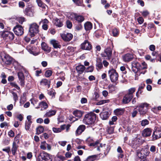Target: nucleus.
<instances>
[{
	"mask_svg": "<svg viewBox=\"0 0 161 161\" xmlns=\"http://www.w3.org/2000/svg\"><path fill=\"white\" fill-rule=\"evenodd\" d=\"M89 145L90 146H93L95 147H97V150L98 151H104V154L107 153L110 149L109 146L106 145V144H100L98 140L97 141L95 142L91 143Z\"/></svg>",
	"mask_w": 161,
	"mask_h": 161,
	"instance_id": "f257e3e1",
	"label": "nucleus"
},
{
	"mask_svg": "<svg viewBox=\"0 0 161 161\" xmlns=\"http://www.w3.org/2000/svg\"><path fill=\"white\" fill-rule=\"evenodd\" d=\"M96 118V115L92 112L86 114L83 121L86 124L90 125L94 123Z\"/></svg>",
	"mask_w": 161,
	"mask_h": 161,
	"instance_id": "f03ea898",
	"label": "nucleus"
},
{
	"mask_svg": "<svg viewBox=\"0 0 161 161\" xmlns=\"http://www.w3.org/2000/svg\"><path fill=\"white\" fill-rule=\"evenodd\" d=\"M136 89L131 88L128 90V92L124 96L122 103L124 104H127L131 100L133 97V93L135 92Z\"/></svg>",
	"mask_w": 161,
	"mask_h": 161,
	"instance_id": "7ed1b4c3",
	"label": "nucleus"
},
{
	"mask_svg": "<svg viewBox=\"0 0 161 161\" xmlns=\"http://www.w3.org/2000/svg\"><path fill=\"white\" fill-rule=\"evenodd\" d=\"M149 104L146 103H142L138 105L136 108H138L139 114L141 116L145 115L147 112Z\"/></svg>",
	"mask_w": 161,
	"mask_h": 161,
	"instance_id": "20e7f679",
	"label": "nucleus"
},
{
	"mask_svg": "<svg viewBox=\"0 0 161 161\" xmlns=\"http://www.w3.org/2000/svg\"><path fill=\"white\" fill-rule=\"evenodd\" d=\"M37 159L38 161H52V156L48 153L42 151L40 153Z\"/></svg>",
	"mask_w": 161,
	"mask_h": 161,
	"instance_id": "39448f33",
	"label": "nucleus"
},
{
	"mask_svg": "<svg viewBox=\"0 0 161 161\" xmlns=\"http://www.w3.org/2000/svg\"><path fill=\"white\" fill-rule=\"evenodd\" d=\"M108 73L111 81L113 83H116L119 77V75L116 70L112 68L108 71Z\"/></svg>",
	"mask_w": 161,
	"mask_h": 161,
	"instance_id": "423d86ee",
	"label": "nucleus"
},
{
	"mask_svg": "<svg viewBox=\"0 0 161 161\" xmlns=\"http://www.w3.org/2000/svg\"><path fill=\"white\" fill-rule=\"evenodd\" d=\"M0 56L3 63L7 65H9L12 63V58L4 52H1Z\"/></svg>",
	"mask_w": 161,
	"mask_h": 161,
	"instance_id": "0eeeda50",
	"label": "nucleus"
},
{
	"mask_svg": "<svg viewBox=\"0 0 161 161\" xmlns=\"http://www.w3.org/2000/svg\"><path fill=\"white\" fill-rule=\"evenodd\" d=\"M112 51L110 47H108L104 50V52L102 53V57L104 59L109 60L111 57Z\"/></svg>",
	"mask_w": 161,
	"mask_h": 161,
	"instance_id": "6e6552de",
	"label": "nucleus"
},
{
	"mask_svg": "<svg viewBox=\"0 0 161 161\" xmlns=\"http://www.w3.org/2000/svg\"><path fill=\"white\" fill-rule=\"evenodd\" d=\"M39 26L36 23H33L29 25V31L31 36H34L39 31Z\"/></svg>",
	"mask_w": 161,
	"mask_h": 161,
	"instance_id": "1a4fd4ad",
	"label": "nucleus"
},
{
	"mask_svg": "<svg viewBox=\"0 0 161 161\" xmlns=\"http://www.w3.org/2000/svg\"><path fill=\"white\" fill-rule=\"evenodd\" d=\"M131 65L132 70L135 73L141 69L146 68L145 67H142L140 63L136 61H134L132 63Z\"/></svg>",
	"mask_w": 161,
	"mask_h": 161,
	"instance_id": "9d476101",
	"label": "nucleus"
},
{
	"mask_svg": "<svg viewBox=\"0 0 161 161\" xmlns=\"http://www.w3.org/2000/svg\"><path fill=\"white\" fill-rule=\"evenodd\" d=\"M2 36L4 39L9 40H13L14 37V34L9 31H3L2 34Z\"/></svg>",
	"mask_w": 161,
	"mask_h": 161,
	"instance_id": "9b49d317",
	"label": "nucleus"
},
{
	"mask_svg": "<svg viewBox=\"0 0 161 161\" xmlns=\"http://www.w3.org/2000/svg\"><path fill=\"white\" fill-rule=\"evenodd\" d=\"M13 31L16 35L17 36H22L24 34V29L21 25H16L14 28Z\"/></svg>",
	"mask_w": 161,
	"mask_h": 161,
	"instance_id": "f8f14e48",
	"label": "nucleus"
},
{
	"mask_svg": "<svg viewBox=\"0 0 161 161\" xmlns=\"http://www.w3.org/2000/svg\"><path fill=\"white\" fill-rule=\"evenodd\" d=\"M81 48L83 50H90L92 48V46L87 40H85L81 44Z\"/></svg>",
	"mask_w": 161,
	"mask_h": 161,
	"instance_id": "ddd939ff",
	"label": "nucleus"
},
{
	"mask_svg": "<svg viewBox=\"0 0 161 161\" xmlns=\"http://www.w3.org/2000/svg\"><path fill=\"white\" fill-rule=\"evenodd\" d=\"M140 139L135 138L130 142V144L133 148L136 149L140 145Z\"/></svg>",
	"mask_w": 161,
	"mask_h": 161,
	"instance_id": "4468645a",
	"label": "nucleus"
},
{
	"mask_svg": "<svg viewBox=\"0 0 161 161\" xmlns=\"http://www.w3.org/2000/svg\"><path fill=\"white\" fill-rule=\"evenodd\" d=\"M133 58V55L131 53H128L122 56L123 60L125 62L131 61Z\"/></svg>",
	"mask_w": 161,
	"mask_h": 161,
	"instance_id": "2eb2a0df",
	"label": "nucleus"
},
{
	"mask_svg": "<svg viewBox=\"0 0 161 161\" xmlns=\"http://www.w3.org/2000/svg\"><path fill=\"white\" fill-rule=\"evenodd\" d=\"M61 36L64 40L65 41H69L72 38L73 36L70 33L63 34L61 35Z\"/></svg>",
	"mask_w": 161,
	"mask_h": 161,
	"instance_id": "dca6fc26",
	"label": "nucleus"
},
{
	"mask_svg": "<svg viewBox=\"0 0 161 161\" xmlns=\"http://www.w3.org/2000/svg\"><path fill=\"white\" fill-rule=\"evenodd\" d=\"M160 137H161V130H156L153 133L152 140L154 141Z\"/></svg>",
	"mask_w": 161,
	"mask_h": 161,
	"instance_id": "f3484780",
	"label": "nucleus"
},
{
	"mask_svg": "<svg viewBox=\"0 0 161 161\" xmlns=\"http://www.w3.org/2000/svg\"><path fill=\"white\" fill-rule=\"evenodd\" d=\"M18 76L21 86H24L25 85V77L22 72H19L18 73Z\"/></svg>",
	"mask_w": 161,
	"mask_h": 161,
	"instance_id": "a211bd4d",
	"label": "nucleus"
},
{
	"mask_svg": "<svg viewBox=\"0 0 161 161\" xmlns=\"http://www.w3.org/2000/svg\"><path fill=\"white\" fill-rule=\"evenodd\" d=\"M152 132V130L150 128H147L144 129L142 132V136L144 137H147L150 136Z\"/></svg>",
	"mask_w": 161,
	"mask_h": 161,
	"instance_id": "6ab92c4d",
	"label": "nucleus"
},
{
	"mask_svg": "<svg viewBox=\"0 0 161 161\" xmlns=\"http://www.w3.org/2000/svg\"><path fill=\"white\" fill-rule=\"evenodd\" d=\"M109 115L110 114L109 112L104 110L100 114V117L103 120L107 119L108 118Z\"/></svg>",
	"mask_w": 161,
	"mask_h": 161,
	"instance_id": "aec40b11",
	"label": "nucleus"
},
{
	"mask_svg": "<svg viewBox=\"0 0 161 161\" xmlns=\"http://www.w3.org/2000/svg\"><path fill=\"white\" fill-rule=\"evenodd\" d=\"M138 130V128L135 125L130 124L129 125L127 129V131L129 133L131 131L132 132H135Z\"/></svg>",
	"mask_w": 161,
	"mask_h": 161,
	"instance_id": "412c9836",
	"label": "nucleus"
},
{
	"mask_svg": "<svg viewBox=\"0 0 161 161\" xmlns=\"http://www.w3.org/2000/svg\"><path fill=\"white\" fill-rule=\"evenodd\" d=\"M56 110H50L47 111L44 115V117H50L54 115L56 113Z\"/></svg>",
	"mask_w": 161,
	"mask_h": 161,
	"instance_id": "4be33fe9",
	"label": "nucleus"
},
{
	"mask_svg": "<svg viewBox=\"0 0 161 161\" xmlns=\"http://www.w3.org/2000/svg\"><path fill=\"white\" fill-rule=\"evenodd\" d=\"M86 129V126L84 125H80L76 130L75 134L76 135L81 134Z\"/></svg>",
	"mask_w": 161,
	"mask_h": 161,
	"instance_id": "5701e85b",
	"label": "nucleus"
},
{
	"mask_svg": "<svg viewBox=\"0 0 161 161\" xmlns=\"http://www.w3.org/2000/svg\"><path fill=\"white\" fill-rule=\"evenodd\" d=\"M42 49L47 53H49L51 51V48L46 43L43 42L41 44Z\"/></svg>",
	"mask_w": 161,
	"mask_h": 161,
	"instance_id": "b1692460",
	"label": "nucleus"
},
{
	"mask_svg": "<svg viewBox=\"0 0 161 161\" xmlns=\"http://www.w3.org/2000/svg\"><path fill=\"white\" fill-rule=\"evenodd\" d=\"M18 148V146L17 143L15 142H13L12 144V147L11 148V151L13 155H15Z\"/></svg>",
	"mask_w": 161,
	"mask_h": 161,
	"instance_id": "393cba45",
	"label": "nucleus"
},
{
	"mask_svg": "<svg viewBox=\"0 0 161 161\" xmlns=\"http://www.w3.org/2000/svg\"><path fill=\"white\" fill-rule=\"evenodd\" d=\"M50 43L53 45V47L55 48H60L61 47V46L59 42L54 39L51 40Z\"/></svg>",
	"mask_w": 161,
	"mask_h": 161,
	"instance_id": "a878e982",
	"label": "nucleus"
},
{
	"mask_svg": "<svg viewBox=\"0 0 161 161\" xmlns=\"http://www.w3.org/2000/svg\"><path fill=\"white\" fill-rule=\"evenodd\" d=\"M65 125H61L60 128L53 127L52 130L55 133H59L65 129Z\"/></svg>",
	"mask_w": 161,
	"mask_h": 161,
	"instance_id": "bb28decb",
	"label": "nucleus"
},
{
	"mask_svg": "<svg viewBox=\"0 0 161 161\" xmlns=\"http://www.w3.org/2000/svg\"><path fill=\"white\" fill-rule=\"evenodd\" d=\"M40 84L42 85L46 86L49 88L50 84V80L43 79L41 81Z\"/></svg>",
	"mask_w": 161,
	"mask_h": 161,
	"instance_id": "cd10ccee",
	"label": "nucleus"
},
{
	"mask_svg": "<svg viewBox=\"0 0 161 161\" xmlns=\"http://www.w3.org/2000/svg\"><path fill=\"white\" fill-rule=\"evenodd\" d=\"M76 71L79 74H81L84 71L85 69V67L83 65H79L76 68Z\"/></svg>",
	"mask_w": 161,
	"mask_h": 161,
	"instance_id": "c85d7f7f",
	"label": "nucleus"
},
{
	"mask_svg": "<svg viewBox=\"0 0 161 161\" xmlns=\"http://www.w3.org/2000/svg\"><path fill=\"white\" fill-rule=\"evenodd\" d=\"M24 13L26 15L30 16H32L33 15V12L31 9L28 7L25 9L24 11Z\"/></svg>",
	"mask_w": 161,
	"mask_h": 161,
	"instance_id": "c756f323",
	"label": "nucleus"
},
{
	"mask_svg": "<svg viewBox=\"0 0 161 161\" xmlns=\"http://www.w3.org/2000/svg\"><path fill=\"white\" fill-rule=\"evenodd\" d=\"M84 28L86 31L91 30L92 27V25L90 22H87L84 24Z\"/></svg>",
	"mask_w": 161,
	"mask_h": 161,
	"instance_id": "7c9ffc66",
	"label": "nucleus"
},
{
	"mask_svg": "<svg viewBox=\"0 0 161 161\" xmlns=\"http://www.w3.org/2000/svg\"><path fill=\"white\" fill-rule=\"evenodd\" d=\"M39 106L42 108L41 110H45L48 107V105L47 103L44 101L40 103Z\"/></svg>",
	"mask_w": 161,
	"mask_h": 161,
	"instance_id": "2f4dec72",
	"label": "nucleus"
},
{
	"mask_svg": "<svg viewBox=\"0 0 161 161\" xmlns=\"http://www.w3.org/2000/svg\"><path fill=\"white\" fill-rule=\"evenodd\" d=\"M55 25L58 27H61L63 25L62 22L59 19L56 18L54 19Z\"/></svg>",
	"mask_w": 161,
	"mask_h": 161,
	"instance_id": "473e14b6",
	"label": "nucleus"
},
{
	"mask_svg": "<svg viewBox=\"0 0 161 161\" xmlns=\"http://www.w3.org/2000/svg\"><path fill=\"white\" fill-rule=\"evenodd\" d=\"M96 66L97 67V70L101 69L103 68V63H102L100 60L97 59L96 64Z\"/></svg>",
	"mask_w": 161,
	"mask_h": 161,
	"instance_id": "72a5a7b5",
	"label": "nucleus"
},
{
	"mask_svg": "<svg viewBox=\"0 0 161 161\" xmlns=\"http://www.w3.org/2000/svg\"><path fill=\"white\" fill-rule=\"evenodd\" d=\"M98 156L94 155L88 156L86 159V161H94L97 159Z\"/></svg>",
	"mask_w": 161,
	"mask_h": 161,
	"instance_id": "f704fd0d",
	"label": "nucleus"
},
{
	"mask_svg": "<svg viewBox=\"0 0 161 161\" xmlns=\"http://www.w3.org/2000/svg\"><path fill=\"white\" fill-rule=\"evenodd\" d=\"M73 114L75 116L79 118L83 114V113L82 111L76 110L73 112Z\"/></svg>",
	"mask_w": 161,
	"mask_h": 161,
	"instance_id": "c9c22d12",
	"label": "nucleus"
},
{
	"mask_svg": "<svg viewBox=\"0 0 161 161\" xmlns=\"http://www.w3.org/2000/svg\"><path fill=\"white\" fill-rule=\"evenodd\" d=\"M36 2L38 6L42 8L43 9L45 8L47 5L44 4L41 0H36Z\"/></svg>",
	"mask_w": 161,
	"mask_h": 161,
	"instance_id": "e433bc0d",
	"label": "nucleus"
},
{
	"mask_svg": "<svg viewBox=\"0 0 161 161\" xmlns=\"http://www.w3.org/2000/svg\"><path fill=\"white\" fill-rule=\"evenodd\" d=\"M114 112L116 115H121L124 113V111L122 109L118 108L114 111Z\"/></svg>",
	"mask_w": 161,
	"mask_h": 161,
	"instance_id": "4c0bfd02",
	"label": "nucleus"
},
{
	"mask_svg": "<svg viewBox=\"0 0 161 161\" xmlns=\"http://www.w3.org/2000/svg\"><path fill=\"white\" fill-rule=\"evenodd\" d=\"M27 50L31 54H32L35 56H37L38 55L39 53L34 52L33 50L32 47H27Z\"/></svg>",
	"mask_w": 161,
	"mask_h": 161,
	"instance_id": "58836bf2",
	"label": "nucleus"
},
{
	"mask_svg": "<svg viewBox=\"0 0 161 161\" xmlns=\"http://www.w3.org/2000/svg\"><path fill=\"white\" fill-rule=\"evenodd\" d=\"M119 34V31L117 29L114 28L112 30V34L113 36L117 37L118 36Z\"/></svg>",
	"mask_w": 161,
	"mask_h": 161,
	"instance_id": "ea45409f",
	"label": "nucleus"
},
{
	"mask_svg": "<svg viewBox=\"0 0 161 161\" xmlns=\"http://www.w3.org/2000/svg\"><path fill=\"white\" fill-rule=\"evenodd\" d=\"M109 101L110 100L109 99L101 100L96 103V105H101L106 103H108Z\"/></svg>",
	"mask_w": 161,
	"mask_h": 161,
	"instance_id": "a19ab883",
	"label": "nucleus"
},
{
	"mask_svg": "<svg viewBox=\"0 0 161 161\" xmlns=\"http://www.w3.org/2000/svg\"><path fill=\"white\" fill-rule=\"evenodd\" d=\"M44 128L42 126H39L36 129V134L39 135L44 131Z\"/></svg>",
	"mask_w": 161,
	"mask_h": 161,
	"instance_id": "79ce46f5",
	"label": "nucleus"
},
{
	"mask_svg": "<svg viewBox=\"0 0 161 161\" xmlns=\"http://www.w3.org/2000/svg\"><path fill=\"white\" fill-rule=\"evenodd\" d=\"M75 20L78 22L80 23L83 21L84 20V17L82 15H77Z\"/></svg>",
	"mask_w": 161,
	"mask_h": 161,
	"instance_id": "37998d69",
	"label": "nucleus"
},
{
	"mask_svg": "<svg viewBox=\"0 0 161 161\" xmlns=\"http://www.w3.org/2000/svg\"><path fill=\"white\" fill-rule=\"evenodd\" d=\"M142 153H143V155L145 156V157L146 156H147L149 154V152L147 148L142 149L141 150Z\"/></svg>",
	"mask_w": 161,
	"mask_h": 161,
	"instance_id": "c03bdc74",
	"label": "nucleus"
},
{
	"mask_svg": "<svg viewBox=\"0 0 161 161\" xmlns=\"http://www.w3.org/2000/svg\"><path fill=\"white\" fill-rule=\"evenodd\" d=\"M47 143L45 141L42 142L40 146L41 149L43 150H45L46 149Z\"/></svg>",
	"mask_w": 161,
	"mask_h": 161,
	"instance_id": "a18cd8bd",
	"label": "nucleus"
},
{
	"mask_svg": "<svg viewBox=\"0 0 161 161\" xmlns=\"http://www.w3.org/2000/svg\"><path fill=\"white\" fill-rule=\"evenodd\" d=\"M141 125L142 126H145L148 125L149 123V122L147 119L142 120L141 122Z\"/></svg>",
	"mask_w": 161,
	"mask_h": 161,
	"instance_id": "49530a36",
	"label": "nucleus"
},
{
	"mask_svg": "<svg viewBox=\"0 0 161 161\" xmlns=\"http://www.w3.org/2000/svg\"><path fill=\"white\" fill-rule=\"evenodd\" d=\"M12 94L13 95V98L14 101V104H15L16 102L18 100V96L17 93L14 92H12Z\"/></svg>",
	"mask_w": 161,
	"mask_h": 161,
	"instance_id": "de8ad7c7",
	"label": "nucleus"
},
{
	"mask_svg": "<svg viewBox=\"0 0 161 161\" xmlns=\"http://www.w3.org/2000/svg\"><path fill=\"white\" fill-rule=\"evenodd\" d=\"M103 31L101 30L97 31L95 32V36L97 38L99 37L103 33Z\"/></svg>",
	"mask_w": 161,
	"mask_h": 161,
	"instance_id": "09e8293b",
	"label": "nucleus"
},
{
	"mask_svg": "<svg viewBox=\"0 0 161 161\" xmlns=\"http://www.w3.org/2000/svg\"><path fill=\"white\" fill-rule=\"evenodd\" d=\"M109 92H112L115 90V86L112 84H110L108 86Z\"/></svg>",
	"mask_w": 161,
	"mask_h": 161,
	"instance_id": "8fccbe9b",
	"label": "nucleus"
},
{
	"mask_svg": "<svg viewBox=\"0 0 161 161\" xmlns=\"http://www.w3.org/2000/svg\"><path fill=\"white\" fill-rule=\"evenodd\" d=\"M64 157L62 156H58L55 157L54 161H63Z\"/></svg>",
	"mask_w": 161,
	"mask_h": 161,
	"instance_id": "3c124183",
	"label": "nucleus"
},
{
	"mask_svg": "<svg viewBox=\"0 0 161 161\" xmlns=\"http://www.w3.org/2000/svg\"><path fill=\"white\" fill-rule=\"evenodd\" d=\"M52 73L53 72L52 70H48L46 71L45 75L46 77H49L52 75Z\"/></svg>",
	"mask_w": 161,
	"mask_h": 161,
	"instance_id": "603ef678",
	"label": "nucleus"
},
{
	"mask_svg": "<svg viewBox=\"0 0 161 161\" xmlns=\"http://www.w3.org/2000/svg\"><path fill=\"white\" fill-rule=\"evenodd\" d=\"M137 155L138 157L141 159L143 158H145V156L142 153L141 150L140 151H138L137 152Z\"/></svg>",
	"mask_w": 161,
	"mask_h": 161,
	"instance_id": "864d4df0",
	"label": "nucleus"
},
{
	"mask_svg": "<svg viewBox=\"0 0 161 161\" xmlns=\"http://www.w3.org/2000/svg\"><path fill=\"white\" fill-rule=\"evenodd\" d=\"M32 123L31 121L26 122L25 125V128L26 130H29L31 125Z\"/></svg>",
	"mask_w": 161,
	"mask_h": 161,
	"instance_id": "5fc2aeb1",
	"label": "nucleus"
},
{
	"mask_svg": "<svg viewBox=\"0 0 161 161\" xmlns=\"http://www.w3.org/2000/svg\"><path fill=\"white\" fill-rule=\"evenodd\" d=\"M76 15L77 14L75 13H71L69 14V18L72 20H75V19Z\"/></svg>",
	"mask_w": 161,
	"mask_h": 161,
	"instance_id": "6e6d98bb",
	"label": "nucleus"
},
{
	"mask_svg": "<svg viewBox=\"0 0 161 161\" xmlns=\"http://www.w3.org/2000/svg\"><path fill=\"white\" fill-rule=\"evenodd\" d=\"M60 75L59 79L63 81H64L65 79L64 77L65 74L63 72H60Z\"/></svg>",
	"mask_w": 161,
	"mask_h": 161,
	"instance_id": "4d7b16f0",
	"label": "nucleus"
},
{
	"mask_svg": "<svg viewBox=\"0 0 161 161\" xmlns=\"http://www.w3.org/2000/svg\"><path fill=\"white\" fill-rule=\"evenodd\" d=\"M108 133L109 134H112L114 132V128L113 127H110L108 128L107 129Z\"/></svg>",
	"mask_w": 161,
	"mask_h": 161,
	"instance_id": "13d9d810",
	"label": "nucleus"
},
{
	"mask_svg": "<svg viewBox=\"0 0 161 161\" xmlns=\"http://www.w3.org/2000/svg\"><path fill=\"white\" fill-rule=\"evenodd\" d=\"M66 25L67 28L71 29L72 27V24L71 22L68 20L66 21Z\"/></svg>",
	"mask_w": 161,
	"mask_h": 161,
	"instance_id": "bf43d9fd",
	"label": "nucleus"
},
{
	"mask_svg": "<svg viewBox=\"0 0 161 161\" xmlns=\"http://www.w3.org/2000/svg\"><path fill=\"white\" fill-rule=\"evenodd\" d=\"M42 23H43V25L47 24L48 23V21L47 19H46L42 20L39 22V25H41Z\"/></svg>",
	"mask_w": 161,
	"mask_h": 161,
	"instance_id": "052dcab7",
	"label": "nucleus"
},
{
	"mask_svg": "<svg viewBox=\"0 0 161 161\" xmlns=\"http://www.w3.org/2000/svg\"><path fill=\"white\" fill-rule=\"evenodd\" d=\"M56 93L54 90H52L48 92V94L50 96H52V98L54 97Z\"/></svg>",
	"mask_w": 161,
	"mask_h": 161,
	"instance_id": "680f3d73",
	"label": "nucleus"
},
{
	"mask_svg": "<svg viewBox=\"0 0 161 161\" xmlns=\"http://www.w3.org/2000/svg\"><path fill=\"white\" fill-rule=\"evenodd\" d=\"M141 13H142V16L144 17H147V16L149 14V12L147 10L141 12Z\"/></svg>",
	"mask_w": 161,
	"mask_h": 161,
	"instance_id": "e2e57ef3",
	"label": "nucleus"
},
{
	"mask_svg": "<svg viewBox=\"0 0 161 161\" xmlns=\"http://www.w3.org/2000/svg\"><path fill=\"white\" fill-rule=\"evenodd\" d=\"M150 151L153 153H155L156 151V146L152 145L151 146L150 149Z\"/></svg>",
	"mask_w": 161,
	"mask_h": 161,
	"instance_id": "0e129e2a",
	"label": "nucleus"
},
{
	"mask_svg": "<svg viewBox=\"0 0 161 161\" xmlns=\"http://www.w3.org/2000/svg\"><path fill=\"white\" fill-rule=\"evenodd\" d=\"M94 69V67L93 66H90L88 67L86 71L87 72H92L93 71Z\"/></svg>",
	"mask_w": 161,
	"mask_h": 161,
	"instance_id": "69168bd1",
	"label": "nucleus"
},
{
	"mask_svg": "<svg viewBox=\"0 0 161 161\" xmlns=\"http://www.w3.org/2000/svg\"><path fill=\"white\" fill-rule=\"evenodd\" d=\"M2 150L8 153L10 151V147H8L5 148H3Z\"/></svg>",
	"mask_w": 161,
	"mask_h": 161,
	"instance_id": "338daca9",
	"label": "nucleus"
},
{
	"mask_svg": "<svg viewBox=\"0 0 161 161\" xmlns=\"http://www.w3.org/2000/svg\"><path fill=\"white\" fill-rule=\"evenodd\" d=\"M137 21L140 24H142L144 22V19L142 17H139L137 19Z\"/></svg>",
	"mask_w": 161,
	"mask_h": 161,
	"instance_id": "774afa93",
	"label": "nucleus"
}]
</instances>
